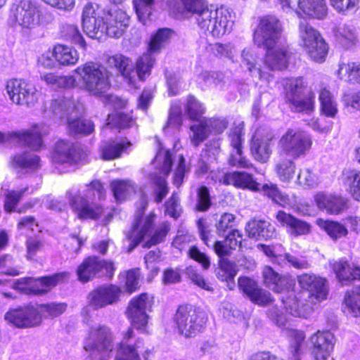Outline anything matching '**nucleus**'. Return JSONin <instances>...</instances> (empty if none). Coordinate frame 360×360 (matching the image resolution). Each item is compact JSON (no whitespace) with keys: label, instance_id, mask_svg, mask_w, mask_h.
Returning <instances> with one entry per match:
<instances>
[{"label":"nucleus","instance_id":"obj_1","mask_svg":"<svg viewBox=\"0 0 360 360\" xmlns=\"http://www.w3.org/2000/svg\"><path fill=\"white\" fill-rule=\"evenodd\" d=\"M281 34V24L274 15L263 17L254 32V43L258 47L266 49L264 63L271 70H282L288 67V51L283 47L277 46Z\"/></svg>","mask_w":360,"mask_h":360},{"label":"nucleus","instance_id":"obj_2","mask_svg":"<svg viewBox=\"0 0 360 360\" xmlns=\"http://www.w3.org/2000/svg\"><path fill=\"white\" fill-rule=\"evenodd\" d=\"M100 15L99 7L91 3L83 8L82 24L84 32L92 39H101L104 35L111 37H120L129 25L127 13L120 9L108 12L105 17Z\"/></svg>","mask_w":360,"mask_h":360},{"label":"nucleus","instance_id":"obj_3","mask_svg":"<svg viewBox=\"0 0 360 360\" xmlns=\"http://www.w3.org/2000/svg\"><path fill=\"white\" fill-rule=\"evenodd\" d=\"M183 10L195 15L199 27L219 37L231 31L233 17L231 12L224 8L208 6L204 0H180Z\"/></svg>","mask_w":360,"mask_h":360},{"label":"nucleus","instance_id":"obj_4","mask_svg":"<svg viewBox=\"0 0 360 360\" xmlns=\"http://www.w3.org/2000/svg\"><path fill=\"white\" fill-rule=\"evenodd\" d=\"M105 191L103 184L98 180L92 181L86 185L84 190L73 193L72 190L67 192L66 195L70 207L77 217L80 219H97L103 214V208L95 202L96 196L98 200L105 198Z\"/></svg>","mask_w":360,"mask_h":360},{"label":"nucleus","instance_id":"obj_5","mask_svg":"<svg viewBox=\"0 0 360 360\" xmlns=\"http://www.w3.org/2000/svg\"><path fill=\"white\" fill-rule=\"evenodd\" d=\"M75 72L81 77L84 89L94 96L103 95L110 87L109 72L100 64L88 62Z\"/></svg>","mask_w":360,"mask_h":360},{"label":"nucleus","instance_id":"obj_6","mask_svg":"<svg viewBox=\"0 0 360 360\" xmlns=\"http://www.w3.org/2000/svg\"><path fill=\"white\" fill-rule=\"evenodd\" d=\"M112 335L108 327L95 326L90 328L84 348L92 360H107L113 349Z\"/></svg>","mask_w":360,"mask_h":360},{"label":"nucleus","instance_id":"obj_7","mask_svg":"<svg viewBox=\"0 0 360 360\" xmlns=\"http://www.w3.org/2000/svg\"><path fill=\"white\" fill-rule=\"evenodd\" d=\"M148 205L145 195H142L135 214V218L131 229L126 233L129 240L128 252H131L146 236L150 235L155 221L156 215L153 212L144 216L143 212Z\"/></svg>","mask_w":360,"mask_h":360},{"label":"nucleus","instance_id":"obj_8","mask_svg":"<svg viewBox=\"0 0 360 360\" xmlns=\"http://www.w3.org/2000/svg\"><path fill=\"white\" fill-rule=\"evenodd\" d=\"M207 316L202 311L191 305L180 306L174 321L178 331L186 338L196 335L205 328Z\"/></svg>","mask_w":360,"mask_h":360},{"label":"nucleus","instance_id":"obj_9","mask_svg":"<svg viewBox=\"0 0 360 360\" xmlns=\"http://www.w3.org/2000/svg\"><path fill=\"white\" fill-rule=\"evenodd\" d=\"M43 16L51 18L50 13L43 14L36 3L30 0H22L11 9V18L22 31L28 32L40 25Z\"/></svg>","mask_w":360,"mask_h":360},{"label":"nucleus","instance_id":"obj_10","mask_svg":"<svg viewBox=\"0 0 360 360\" xmlns=\"http://www.w3.org/2000/svg\"><path fill=\"white\" fill-rule=\"evenodd\" d=\"M311 144L310 136L297 129H288L278 142L283 153L295 160L304 156L309 151Z\"/></svg>","mask_w":360,"mask_h":360},{"label":"nucleus","instance_id":"obj_11","mask_svg":"<svg viewBox=\"0 0 360 360\" xmlns=\"http://www.w3.org/2000/svg\"><path fill=\"white\" fill-rule=\"evenodd\" d=\"M68 278L69 274L67 272L38 278L25 277L16 280L13 283V288L25 295H43Z\"/></svg>","mask_w":360,"mask_h":360},{"label":"nucleus","instance_id":"obj_12","mask_svg":"<svg viewBox=\"0 0 360 360\" xmlns=\"http://www.w3.org/2000/svg\"><path fill=\"white\" fill-rule=\"evenodd\" d=\"M153 297L148 293H142L134 297L129 302L127 316L131 325L143 333H148V312L151 311Z\"/></svg>","mask_w":360,"mask_h":360},{"label":"nucleus","instance_id":"obj_13","mask_svg":"<svg viewBox=\"0 0 360 360\" xmlns=\"http://www.w3.org/2000/svg\"><path fill=\"white\" fill-rule=\"evenodd\" d=\"M49 133V127L44 124H36L29 130L2 133L0 131V143L6 141L16 142L25 145L33 150L42 146V136Z\"/></svg>","mask_w":360,"mask_h":360},{"label":"nucleus","instance_id":"obj_14","mask_svg":"<svg viewBox=\"0 0 360 360\" xmlns=\"http://www.w3.org/2000/svg\"><path fill=\"white\" fill-rule=\"evenodd\" d=\"M4 319L19 328H28L41 323V314L38 305L27 304L10 309L4 315Z\"/></svg>","mask_w":360,"mask_h":360},{"label":"nucleus","instance_id":"obj_15","mask_svg":"<svg viewBox=\"0 0 360 360\" xmlns=\"http://www.w3.org/2000/svg\"><path fill=\"white\" fill-rule=\"evenodd\" d=\"M153 164L158 168L160 175L153 176V181L156 188L155 189V201L157 203L162 202L169 192L165 176H167L172 167L171 154L169 150L160 148L153 161Z\"/></svg>","mask_w":360,"mask_h":360},{"label":"nucleus","instance_id":"obj_16","mask_svg":"<svg viewBox=\"0 0 360 360\" xmlns=\"http://www.w3.org/2000/svg\"><path fill=\"white\" fill-rule=\"evenodd\" d=\"M6 90L10 100L17 105L30 107L38 101V93L35 86L24 79L8 80Z\"/></svg>","mask_w":360,"mask_h":360},{"label":"nucleus","instance_id":"obj_17","mask_svg":"<svg viewBox=\"0 0 360 360\" xmlns=\"http://www.w3.org/2000/svg\"><path fill=\"white\" fill-rule=\"evenodd\" d=\"M114 271L115 266L112 262L91 256L85 259L78 266L77 274L79 281L87 282L97 274L100 276H106L111 278Z\"/></svg>","mask_w":360,"mask_h":360},{"label":"nucleus","instance_id":"obj_18","mask_svg":"<svg viewBox=\"0 0 360 360\" xmlns=\"http://www.w3.org/2000/svg\"><path fill=\"white\" fill-rule=\"evenodd\" d=\"M274 139L273 134L264 128L256 130L251 141L250 150L255 160L266 162L272 153L271 146Z\"/></svg>","mask_w":360,"mask_h":360},{"label":"nucleus","instance_id":"obj_19","mask_svg":"<svg viewBox=\"0 0 360 360\" xmlns=\"http://www.w3.org/2000/svg\"><path fill=\"white\" fill-rule=\"evenodd\" d=\"M144 348L143 340L136 338L131 328L123 333L115 360H141L139 353Z\"/></svg>","mask_w":360,"mask_h":360},{"label":"nucleus","instance_id":"obj_20","mask_svg":"<svg viewBox=\"0 0 360 360\" xmlns=\"http://www.w3.org/2000/svg\"><path fill=\"white\" fill-rule=\"evenodd\" d=\"M243 127L239 124L231 129L229 134L231 150L229 162L233 167L250 169L253 167L250 160L243 155L242 150Z\"/></svg>","mask_w":360,"mask_h":360},{"label":"nucleus","instance_id":"obj_21","mask_svg":"<svg viewBox=\"0 0 360 360\" xmlns=\"http://www.w3.org/2000/svg\"><path fill=\"white\" fill-rule=\"evenodd\" d=\"M301 288L307 290L317 301L326 300L328 292L327 281L314 274H303L297 276Z\"/></svg>","mask_w":360,"mask_h":360},{"label":"nucleus","instance_id":"obj_22","mask_svg":"<svg viewBox=\"0 0 360 360\" xmlns=\"http://www.w3.org/2000/svg\"><path fill=\"white\" fill-rule=\"evenodd\" d=\"M118 289L115 286H101L89 292V306L94 309L103 308L117 301Z\"/></svg>","mask_w":360,"mask_h":360},{"label":"nucleus","instance_id":"obj_23","mask_svg":"<svg viewBox=\"0 0 360 360\" xmlns=\"http://www.w3.org/2000/svg\"><path fill=\"white\" fill-rule=\"evenodd\" d=\"M334 335L329 331L320 332L311 336L313 354L316 360H326L334 347Z\"/></svg>","mask_w":360,"mask_h":360},{"label":"nucleus","instance_id":"obj_24","mask_svg":"<svg viewBox=\"0 0 360 360\" xmlns=\"http://www.w3.org/2000/svg\"><path fill=\"white\" fill-rule=\"evenodd\" d=\"M276 219L281 226H285L289 233L293 236L307 235L311 232V226L310 224L284 211H278L276 215Z\"/></svg>","mask_w":360,"mask_h":360},{"label":"nucleus","instance_id":"obj_25","mask_svg":"<svg viewBox=\"0 0 360 360\" xmlns=\"http://www.w3.org/2000/svg\"><path fill=\"white\" fill-rule=\"evenodd\" d=\"M285 291L287 293L283 295L281 300L286 311L295 317L307 318L311 312L310 305L301 302L294 290Z\"/></svg>","mask_w":360,"mask_h":360},{"label":"nucleus","instance_id":"obj_26","mask_svg":"<svg viewBox=\"0 0 360 360\" xmlns=\"http://www.w3.org/2000/svg\"><path fill=\"white\" fill-rule=\"evenodd\" d=\"M262 274L265 285L277 293H283L285 290L292 288L291 281L287 276L279 274L270 266H264Z\"/></svg>","mask_w":360,"mask_h":360},{"label":"nucleus","instance_id":"obj_27","mask_svg":"<svg viewBox=\"0 0 360 360\" xmlns=\"http://www.w3.org/2000/svg\"><path fill=\"white\" fill-rule=\"evenodd\" d=\"M221 181L224 184L233 185L240 188H248L254 191L261 190L260 184L254 179L252 175L245 172H227Z\"/></svg>","mask_w":360,"mask_h":360},{"label":"nucleus","instance_id":"obj_28","mask_svg":"<svg viewBox=\"0 0 360 360\" xmlns=\"http://www.w3.org/2000/svg\"><path fill=\"white\" fill-rule=\"evenodd\" d=\"M52 158L56 163L72 165L79 160L80 155L72 143L60 140L56 144Z\"/></svg>","mask_w":360,"mask_h":360},{"label":"nucleus","instance_id":"obj_29","mask_svg":"<svg viewBox=\"0 0 360 360\" xmlns=\"http://www.w3.org/2000/svg\"><path fill=\"white\" fill-rule=\"evenodd\" d=\"M77 107L70 99L52 100L48 106L45 107V113L47 116L55 120H63L68 117L71 112H75Z\"/></svg>","mask_w":360,"mask_h":360},{"label":"nucleus","instance_id":"obj_30","mask_svg":"<svg viewBox=\"0 0 360 360\" xmlns=\"http://www.w3.org/2000/svg\"><path fill=\"white\" fill-rule=\"evenodd\" d=\"M246 231L250 238L256 240H267L276 236L274 226L265 220H251L246 226Z\"/></svg>","mask_w":360,"mask_h":360},{"label":"nucleus","instance_id":"obj_31","mask_svg":"<svg viewBox=\"0 0 360 360\" xmlns=\"http://www.w3.org/2000/svg\"><path fill=\"white\" fill-rule=\"evenodd\" d=\"M317 207L328 213L338 214L345 207L344 200L329 193H319L314 196Z\"/></svg>","mask_w":360,"mask_h":360},{"label":"nucleus","instance_id":"obj_32","mask_svg":"<svg viewBox=\"0 0 360 360\" xmlns=\"http://www.w3.org/2000/svg\"><path fill=\"white\" fill-rule=\"evenodd\" d=\"M298 8L307 15L323 19L328 14V7L325 0H298Z\"/></svg>","mask_w":360,"mask_h":360},{"label":"nucleus","instance_id":"obj_33","mask_svg":"<svg viewBox=\"0 0 360 360\" xmlns=\"http://www.w3.org/2000/svg\"><path fill=\"white\" fill-rule=\"evenodd\" d=\"M335 35L338 43L345 49L354 47L358 42V33L352 25H340L335 30Z\"/></svg>","mask_w":360,"mask_h":360},{"label":"nucleus","instance_id":"obj_34","mask_svg":"<svg viewBox=\"0 0 360 360\" xmlns=\"http://www.w3.org/2000/svg\"><path fill=\"white\" fill-rule=\"evenodd\" d=\"M333 269L339 281L342 285L355 279H360V268L351 266L347 261L341 259L333 264Z\"/></svg>","mask_w":360,"mask_h":360},{"label":"nucleus","instance_id":"obj_35","mask_svg":"<svg viewBox=\"0 0 360 360\" xmlns=\"http://www.w3.org/2000/svg\"><path fill=\"white\" fill-rule=\"evenodd\" d=\"M108 64L110 67L115 68L122 75L133 82L132 75L135 73L132 61L122 54H115L108 58Z\"/></svg>","mask_w":360,"mask_h":360},{"label":"nucleus","instance_id":"obj_36","mask_svg":"<svg viewBox=\"0 0 360 360\" xmlns=\"http://www.w3.org/2000/svg\"><path fill=\"white\" fill-rule=\"evenodd\" d=\"M274 171L276 176L281 182L290 183L295 175V162L291 159L281 157L276 161Z\"/></svg>","mask_w":360,"mask_h":360},{"label":"nucleus","instance_id":"obj_37","mask_svg":"<svg viewBox=\"0 0 360 360\" xmlns=\"http://www.w3.org/2000/svg\"><path fill=\"white\" fill-rule=\"evenodd\" d=\"M287 103L293 112L310 115L314 111L315 95L313 92L303 94L302 96H296L295 99H292Z\"/></svg>","mask_w":360,"mask_h":360},{"label":"nucleus","instance_id":"obj_38","mask_svg":"<svg viewBox=\"0 0 360 360\" xmlns=\"http://www.w3.org/2000/svg\"><path fill=\"white\" fill-rule=\"evenodd\" d=\"M54 58L61 65H72L79 60V54L72 47L58 44L53 49Z\"/></svg>","mask_w":360,"mask_h":360},{"label":"nucleus","instance_id":"obj_39","mask_svg":"<svg viewBox=\"0 0 360 360\" xmlns=\"http://www.w3.org/2000/svg\"><path fill=\"white\" fill-rule=\"evenodd\" d=\"M342 182L347 191L352 197L360 199V171L356 169H345L342 172Z\"/></svg>","mask_w":360,"mask_h":360},{"label":"nucleus","instance_id":"obj_40","mask_svg":"<svg viewBox=\"0 0 360 360\" xmlns=\"http://www.w3.org/2000/svg\"><path fill=\"white\" fill-rule=\"evenodd\" d=\"M283 87L285 93V99L286 103L296 96H302L304 94L306 84L302 77L287 78L283 79Z\"/></svg>","mask_w":360,"mask_h":360},{"label":"nucleus","instance_id":"obj_41","mask_svg":"<svg viewBox=\"0 0 360 360\" xmlns=\"http://www.w3.org/2000/svg\"><path fill=\"white\" fill-rule=\"evenodd\" d=\"M77 110L67 117L68 129L70 134H89L94 130V124L87 120H82L77 117Z\"/></svg>","mask_w":360,"mask_h":360},{"label":"nucleus","instance_id":"obj_42","mask_svg":"<svg viewBox=\"0 0 360 360\" xmlns=\"http://www.w3.org/2000/svg\"><path fill=\"white\" fill-rule=\"evenodd\" d=\"M300 44L302 47L311 49V43L315 40L323 38L320 33L310 25L305 20H302L299 24Z\"/></svg>","mask_w":360,"mask_h":360},{"label":"nucleus","instance_id":"obj_43","mask_svg":"<svg viewBox=\"0 0 360 360\" xmlns=\"http://www.w3.org/2000/svg\"><path fill=\"white\" fill-rule=\"evenodd\" d=\"M338 75L340 79L350 84H360V63L352 62L340 64Z\"/></svg>","mask_w":360,"mask_h":360},{"label":"nucleus","instance_id":"obj_44","mask_svg":"<svg viewBox=\"0 0 360 360\" xmlns=\"http://www.w3.org/2000/svg\"><path fill=\"white\" fill-rule=\"evenodd\" d=\"M286 334L290 340L292 360H302V347L305 339L304 332L295 329H289L286 331Z\"/></svg>","mask_w":360,"mask_h":360},{"label":"nucleus","instance_id":"obj_45","mask_svg":"<svg viewBox=\"0 0 360 360\" xmlns=\"http://www.w3.org/2000/svg\"><path fill=\"white\" fill-rule=\"evenodd\" d=\"M316 224L324 230L333 240H338L348 234L347 228L337 221L317 219Z\"/></svg>","mask_w":360,"mask_h":360},{"label":"nucleus","instance_id":"obj_46","mask_svg":"<svg viewBox=\"0 0 360 360\" xmlns=\"http://www.w3.org/2000/svg\"><path fill=\"white\" fill-rule=\"evenodd\" d=\"M11 162L15 167H20L32 171L37 169L40 167L39 156L27 152L14 155Z\"/></svg>","mask_w":360,"mask_h":360},{"label":"nucleus","instance_id":"obj_47","mask_svg":"<svg viewBox=\"0 0 360 360\" xmlns=\"http://www.w3.org/2000/svg\"><path fill=\"white\" fill-rule=\"evenodd\" d=\"M129 142L122 141L105 143L101 149V157L103 160H110L120 158L121 154L130 146Z\"/></svg>","mask_w":360,"mask_h":360},{"label":"nucleus","instance_id":"obj_48","mask_svg":"<svg viewBox=\"0 0 360 360\" xmlns=\"http://www.w3.org/2000/svg\"><path fill=\"white\" fill-rule=\"evenodd\" d=\"M153 52L143 53L140 56L136 63L135 73L132 75L133 79L137 76L141 80H143L146 76L150 74V71L155 63V59L152 56Z\"/></svg>","mask_w":360,"mask_h":360},{"label":"nucleus","instance_id":"obj_49","mask_svg":"<svg viewBox=\"0 0 360 360\" xmlns=\"http://www.w3.org/2000/svg\"><path fill=\"white\" fill-rule=\"evenodd\" d=\"M319 99L322 114L334 117L338 113V105L331 93L326 88L320 91Z\"/></svg>","mask_w":360,"mask_h":360},{"label":"nucleus","instance_id":"obj_50","mask_svg":"<svg viewBox=\"0 0 360 360\" xmlns=\"http://www.w3.org/2000/svg\"><path fill=\"white\" fill-rule=\"evenodd\" d=\"M261 190L276 203L282 207L291 206L292 204L290 197L282 193L276 184H265L261 186Z\"/></svg>","mask_w":360,"mask_h":360},{"label":"nucleus","instance_id":"obj_51","mask_svg":"<svg viewBox=\"0 0 360 360\" xmlns=\"http://www.w3.org/2000/svg\"><path fill=\"white\" fill-rule=\"evenodd\" d=\"M41 77L48 85L53 88H71L76 83V80L72 76L46 73Z\"/></svg>","mask_w":360,"mask_h":360},{"label":"nucleus","instance_id":"obj_52","mask_svg":"<svg viewBox=\"0 0 360 360\" xmlns=\"http://www.w3.org/2000/svg\"><path fill=\"white\" fill-rule=\"evenodd\" d=\"M60 32L63 38L79 45L82 48L84 49L86 47V41L76 25L62 24L60 27Z\"/></svg>","mask_w":360,"mask_h":360},{"label":"nucleus","instance_id":"obj_53","mask_svg":"<svg viewBox=\"0 0 360 360\" xmlns=\"http://www.w3.org/2000/svg\"><path fill=\"white\" fill-rule=\"evenodd\" d=\"M114 196L117 201H123L134 192V186L128 180H114L110 184Z\"/></svg>","mask_w":360,"mask_h":360},{"label":"nucleus","instance_id":"obj_54","mask_svg":"<svg viewBox=\"0 0 360 360\" xmlns=\"http://www.w3.org/2000/svg\"><path fill=\"white\" fill-rule=\"evenodd\" d=\"M311 49L302 47L308 56L314 61L322 63L325 60L328 51V46L323 38L311 43Z\"/></svg>","mask_w":360,"mask_h":360},{"label":"nucleus","instance_id":"obj_55","mask_svg":"<svg viewBox=\"0 0 360 360\" xmlns=\"http://www.w3.org/2000/svg\"><path fill=\"white\" fill-rule=\"evenodd\" d=\"M174 34V31L169 28H162L157 31L152 37L149 50L150 52L157 53L167 44Z\"/></svg>","mask_w":360,"mask_h":360},{"label":"nucleus","instance_id":"obj_56","mask_svg":"<svg viewBox=\"0 0 360 360\" xmlns=\"http://www.w3.org/2000/svg\"><path fill=\"white\" fill-rule=\"evenodd\" d=\"M190 129L193 133L191 136V142L195 147L203 142L207 138L209 134L211 133V129H209L205 119L191 125Z\"/></svg>","mask_w":360,"mask_h":360},{"label":"nucleus","instance_id":"obj_57","mask_svg":"<svg viewBox=\"0 0 360 360\" xmlns=\"http://www.w3.org/2000/svg\"><path fill=\"white\" fill-rule=\"evenodd\" d=\"M155 0H134V6L140 22L146 25L152 13Z\"/></svg>","mask_w":360,"mask_h":360},{"label":"nucleus","instance_id":"obj_58","mask_svg":"<svg viewBox=\"0 0 360 360\" xmlns=\"http://www.w3.org/2000/svg\"><path fill=\"white\" fill-rule=\"evenodd\" d=\"M243 63L248 70L258 78L262 77V70L256 65L257 56L252 48H245L241 53Z\"/></svg>","mask_w":360,"mask_h":360},{"label":"nucleus","instance_id":"obj_59","mask_svg":"<svg viewBox=\"0 0 360 360\" xmlns=\"http://www.w3.org/2000/svg\"><path fill=\"white\" fill-rule=\"evenodd\" d=\"M345 303L349 311L354 316H360V286L347 292L345 297Z\"/></svg>","mask_w":360,"mask_h":360},{"label":"nucleus","instance_id":"obj_60","mask_svg":"<svg viewBox=\"0 0 360 360\" xmlns=\"http://www.w3.org/2000/svg\"><path fill=\"white\" fill-rule=\"evenodd\" d=\"M40 309L41 318L57 317L63 314L67 309V304L64 302H51L38 305Z\"/></svg>","mask_w":360,"mask_h":360},{"label":"nucleus","instance_id":"obj_61","mask_svg":"<svg viewBox=\"0 0 360 360\" xmlns=\"http://www.w3.org/2000/svg\"><path fill=\"white\" fill-rule=\"evenodd\" d=\"M28 190V186H26L20 191L11 190L8 191L6 194L4 210L7 212L15 211V207L20 201L21 198Z\"/></svg>","mask_w":360,"mask_h":360},{"label":"nucleus","instance_id":"obj_62","mask_svg":"<svg viewBox=\"0 0 360 360\" xmlns=\"http://www.w3.org/2000/svg\"><path fill=\"white\" fill-rule=\"evenodd\" d=\"M132 123L131 117L121 112H115L108 115L107 125L111 128L124 129Z\"/></svg>","mask_w":360,"mask_h":360},{"label":"nucleus","instance_id":"obj_63","mask_svg":"<svg viewBox=\"0 0 360 360\" xmlns=\"http://www.w3.org/2000/svg\"><path fill=\"white\" fill-rule=\"evenodd\" d=\"M169 230V225L167 222L160 224L155 229L150 239L143 244V248H150L162 242Z\"/></svg>","mask_w":360,"mask_h":360},{"label":"nucleus","instance_id":"obj_64","mask_svg":"<svg viewBox=\"0 0 360 360\" xmlns=\"http://www.w3.org/2000/svg\"><path fill=\"white\" fill-rule=\"evenodd\" d=\"M278 259L285 261L290 266L297 269H307L310 267V264L304 257H297L290 253H285L279 256Z\"/></svg>","mask_w":360,"mask_h":360}]
</instances>
